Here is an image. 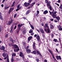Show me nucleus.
<instances>
[{
    "mask_svg": "<svg viewBox=\"0 0 62 62\" xmlns=\"http://www.w3.org/2000/svg\"><path fill=\"white\" fill-rule=\"evenodd\" d=\"M15 48H18V46H17V45H15Z\"/></svg>",
    "mask_w": 62,
    "mask_h": 62,
    "instance_id": "38",
    "label": "nucleus"
},
{
    "mask_svg": "<svg viewBox=\"0 0 62 62\" xmlns=\"http://www.w3.org/2000/svg\"><path fill=\"white\" fill-rule=\"evenodd\" d=\"M20 50V49H19L18 48L17 49H14V52H18Z\"/></svg>",
    "mask_w": 62,
    "mask_h": 62,
    "instance_id": "14",
    "label": "nucleus"
},
{
    "mask_svg": "<svg viewBox=\"0 0 62 62\" xmlns=\"http://www.w3.org/2000/svg\"><path fill=\"white\" fill-rule=\"evenodd\" d=\"M51 36L52 38H53V37H54V34H51Z\"/></svg>",
    "mask_w": 62,
    "mask_h": 62,
    "instance_id": "47",
    "label": "nucleus"
},
{
    "mask_svg": "<svg viewBox=\"0 0 62 62\" xmlns=\"http://www.w3.org/2000/svg\"><path fill=\"white\" fill-rule=\"evenodd\" d=\"M10 21L8 22V24L9 25H10L11 23H12V21H13V20L11 18L10 19Z\"/></svg>",
    "mask_w": 62,
    "mask_h": 62,
    "instance_id": "13",
    "label": "nucleus"
},
{
    "mask_svg": "<svg viewBox=\"0 0 62 62\" xmlns=\"http://www.w3.org/2000/svg\"><path fill=\"white\" fill-rule=\"evenodd\" d=\"M16 16H17V14H16L14 15V18H15V17H16Z\"/></svg>",
    "mask_w": 62,
    "mask_h": 62,
    "instance_id": "43",
    "label": "nucleus"
},
{
    "mask_svg": "<svg viewBox=\"0 0 62 62\" xmlns=\"http://www.w3.org/2000/svg\"><path fill=\"white\" fill-rule=\"evenodd\" d=\"M20 4H19L17 7V9H16V11H18V10H19V9H21V7H20Z\"/></svg>",
    "mask_w": 62,
    "mask_h": 62,
    "instance_id": "8",
    "label": "nucleus"
},
{
    "mask_svg": "<svg viewBox=\"0 0 62 62\" xmlns=\"http://www.w3.org/2000/svg\"><path fill=\"white\" fill-rule=\"evenodd\" d=\"M45 2L46 3H48V1L47 0H45Z\"/></svg>",
    "mask_w": 62,
    "mask_h": 62,
    "instance_id": "44",
    "label": "nucleus"
},
{
    "mask_svg": "<svg viewBox=\"0 0 62 62\" xmlns=\"http://www.w3.org/2000/svg\"><path fill=\"white\" fill-rule=\"evenodd\" d=\"M39 11H37V14L36 15H38L39 14Z\"/></svg>",
    "mask_w": 62,
    "mask_h": 62,
    "instance_id": "40",
    "label": "nucleus"
},
{
    "mask_svg": "<svg viewBox=\"0 0 62 62\" xmlns=\"http://www.w3.org/2000/svg\"><path fill=\"white\" fill-rule=\"evenodd\" d=\"M8 34H6V36H5V37L7 38V37H8Z\"/></svg>",
    "mask_w": 62,
    "mask_h": 62,
    "instance_id": "53",
    "label": "nucleus"
},
{
    "mask_svg": "<svg viewBox=\"0 0 62 62\" xmlns=\"http://www.w3.org/2000/svg\"><path fill=\"white\" fill-rule=\"evenodd\" d=\"M54 40L55 42H57V41H58V40H57V39H54Z\"/></svg>",
    "mask_w": 62,
    "mask_h": 62,
    "instance_id": "35",
    "label": "nucleus"
},
{
    "mask_svg": "<svg viewBox=\"0 0 62 62\" xmlns=\"http://www.w3.org/2000/svg\"><path fill=\"white\" fill-rule=\"evenodd\" d=\"M58 28H59L60 27H61V26L59 25L57 26Z\"/></svg>",
    "mask_w": 62,
    "mask_h": 62,
    "instance_id": "46",
    "label": "nucleus"
},
{
    "mask_svg": "<svg viewBox=\"0 0 62 62\" xmlns=\"http://www.w3.org/2000/svg\"><path fill=\"white\" fill-rule=\"evenodd\" d=\"M44 62H47V60L46 59H45L44 60Z\"/></svg>",
    "mask_w": 62,
    "mask_h": 62,
    "instance_id": "50",
    "label": "nucleus"
},
{
    "mask_svg": "<svg viewBox=\"0 0 62 62\" xmlns=\"http://www.w3.org/2000/svg\"><path fill=\"white\" fill-rule=\"evenodd\" d=\"M50 20H51V21H54V19H50Z\"/></svg>",
    "mask_w": 62,
    "mask_h": 62,
    "instance_id": "62",
    "label": "nucleus"
},
{
    "mask_svg": "<svg viewBox=\"0 0 62 62\" xmlns=\"http://www.w3.org/2000/svg\"><path fill=\"white\" fill-rule=\"evenodd\" d=\"M54 21L55 23H57V20L56 19H55L54 20Z\"/></svg>",
    "mask_w": 62,
    "mask_h": 62,
    "instance_id": "51",
    "label": "nucleus"
},
{
    "mask_svg": "<svg viewBox=\"0 0 62 62\" xmlns=\"http://www.w3.org/2000/svg\"><path fill=\"white\" fill-rule=\"evenodd\" d=\"M49 8L50 9V10H52V9H53L52 8V6H50L49 7Z\"/></svg>",
    "mask_w": 62,
    "mask_h": 62,
    "instance_id": "37",
    "label": "nucleus"
},
{
    "mask_svg": "<svg viewBox=\"0 0 62 62\" xmlns=\"http://www.w3.org/2000/svg\"><path fill=\"white\" fill-rule=\"evenodd\" d=\"M32 38V36H30L28 38V41H30V40Z\"/></svg>",
    "mask_w": 62,
    "mask_h": 62,
    "instance_id": "17",
    "label": "nucleus"
},
{
    "mask_svg": "<svg viewBox=\"0 0 62 62\" xmlns=\"http://www.w3.org/2000/svg\"><path fill=\"white\" fill-rule=\"evenodd\" d=\"M55 50L56 51H57V53H58V50H57V48H56L55 49Z\"/></svg>",
    "mask_w": 62,
    "mask_h": 62,
    "instance_id": "55",
    "label": "nucleus"
},
{
    "mask_svg": "<svg viewBox=\"0 0 62 62\" xmlns=\"http://www.w3.org/2000/svg\"><path fill=\"white\" fill-rule=\"evenodd\" d=\"M48 50L49 52L51 53V55H53V53H52V51H51L50 49H49Z\"/></svg>",
    "mask_w": 62,
    "mask_h": 62,
    "instance_id": "28",
    "label": "nucleus"
},
{
    "mask_svg": "<svg viewBox=\"0 0 62 62\" xmlns=\"http://www.w3.org/2000/svg\"><path fill=\"white\" fill-rule=\"evenodd\" d=\"M46 17H44V20H46Z\"/></svg>",
    "mask_w": 62,
    "mask_h": 62,
    "instance_id": "64",
    "label": "nucleus"
},
{
    "mask_svg": "<svg viewBox=\"0 0 62 62\" xmlns=\"http://www.w3.org/2000/svg\"><path fill=\"white\" fill-rule=\"evenodd\" d=\"M32 2V0H29V3H30Z\"/></svg>",
    "mask_w": 62,
    "mask_h": 62,
    "instance_id": "49",
    "label": "nucleus"
},
{
    "mask_svg": "<svg viewBox=\"0 0 62 62\" xmlns=\"http://www.w3.org/2000/svg\"><path fill=\"white\" fill-rule=\"evenodd\" d=\"M2 16V13L0 12V16Z\"/></svg>",
    "mask_w": 62,
    "mask_h": 62,
    "instance_id": "59",
    "label": "nucleus"
},
{
    "mask_svg": "<svg viewBox=\"0 0 62 62\" xmlns=\"http://www.w3.org/2000/svg\"><path fill=\"white\" fill-rule=\"evenodd\" d=\"M49 11V13H50V14L51 15L52 14V12H51L50 11Z\"/></svg>",
    "mask_w": 62,
    "mask_h": 62,
    "instance_id": "60",
    "label": "nucleus"
},
{
    "mask_svg": "<svg viewBox=\"0 0 62 62\" xmlns=\"http://www.w3.org/2000/svg\"><path fill=\"white\" fill-rule=\"evenodd\" d=\"M32 54H36V51H34L32 52Z\"/></svg>",
    "mask_w": 62,
    "mask_h": 62,
    "instance_id": "34",
    "label": "nucleus"
},
{
    "mask_svg": "<svg viewBox=\"0 0 62 62\" xmlns=\"http://www.w3.org/2000/svg\"><path fill=\"white\" fill-rule=\"evenodd\" d=\"M44 30L46 31V32H47L48 33H50L51 32V30L49 29H47V30L46 29H45Z\"/></svg>",
    "mask_w": 62,
    "mask_h": 62,
    "instance_id": "4",
    "label": "nucleus"
},
{
    "mask_svg": "<svg viewBox=\"0 0 62 62\" xmlns=\"http://www.w3.org/2000/svg\"><path fill=\"white\" fill-rule=\"evenodd\" d=\"M26 52L28 54H29V53H30L31 50L30 49H27L26 50Z\"/></svg>",
    "mask_w": 62,
    "mask_h": 62,
    "instance_id": "15",
    "label": "nucleus"
},
{
    "mask_svg": "<svg viewBox=\"0 0 62 62\" xmlns=\"http://www.w3.org/2000/svg\"><path fill=\"white\" fill-rule=\"evenodd\" d=\"M13 28H12L11 30H10V32H11V33H12V32H13Z\"/></svg>",
    "mask_w": 62,
    "mask_h": 62,
    "instance_id": "33",
    "label": "nucleus"
},
{
    "mask_svg": "<svg viewBox=\"0 0 62 62\" xmlns=\"http://www.w3.org/2000/svg\"><path fill=\"white\" fill-rule=\"evenodd\" d=\"M59 30H60V31L62 30V28H61V27L60 28H59Z\"/></svg>",
    "mask_w": 62,
    "mask_h": 62,
    "instance_id": "42",
    "label": "nucleus"
},
{
    "mask_svg": "<svg viewBox=\"0 0 62 62\" xmlns=\"http://www.w3.org/2000/svg\"><path fill=\"white\" fill-rule=\"evenodd\" d=\"M43 38H45V34H43Z\"/></svg>",
    "mask_w": 62,
    "mask_h": 62,
    "instance_id": "54",
    "label": "nucleus"
},
{
    "mask_svg": "<svg viewBox=\"0 0 62 62\" xmlns=\"http://www.w3.org/2000/svg\"><path fill=\"white\" fill-rule=\"evenodd\" d=\"M35 2H33V3H32V4H31V6H33V5H35Z\"/></svg>",
    "mask_w": 62,
    "mask_h": 62,
    "instance_id": "31",
    "label": "nucleus"
},
{
    "mask_svg": "<svg viewBox=\"0 0 62 62\" xmlns=\"http://www.w3.org/2000/svg\"><path fill=\"white\" fill-rule=\"evenodd\" d=\"M59 8H61V9H62V4L61 5Z\"/></svg>",
    "mask_w": 62,
    "mask_h": 62,
    "instance_id": "45",
    "label": "nucleus"
},
{
    "mask_svg": "<svg viewBox=\"0 0 62 62\" xmlns=\"http://www.w3.org/2000/svg\"><path fill=\"white\" fill-rule=\"evenodd\" d=\"M2 56L5 57L6 56V54L5 53H3L2 54Z\"/></svg>",
    "mask_w": 62,
    "mask_h": 62,
    "instance_id": "21",
    "label": "nucleus"
},
{
    "mask_svg": "<svg viewBox=\"0 0 62 62\" xmlns=\"http://www.w3.org/2000/svg\"><path fill=\"white\" fill-rule=\"evenodd\" d=\"M23 34H25V33H26V30H25L23 31Z\"/></svg>",
    "mask_w": 62,
    "mask_h": 62,
    "instance_id": "36",
    "label": "nucleus"
},
{
    "mask_svg": "<svg viewBox=\"0 0 62 62\" xmlns=\"http://www.w3.org/2000/svg\"><path fill=\"white\" fill-rule=\"evenodd\" d=\"M34 37L35 38L36 37V39H37V41H39V39H40V37H39V36L37 35V34H35L34 35Z\"/></svg>",
    "mask_w": 62,
    "mask_h": 62,
    "instance_id": "3",
    "label": "nucleus"
},
{
    "mask_svg": "<svg viewBox=\"0 0 62 62\" xmlns=\"http://www.w3.org/2000/svg\"><path fill=\"white\" fill-rule=\"evenodd\" d=\"M16 56V54L14 53H13L12 54V57L11 60L12 62H13V61H14V59H13V56Z\"/></svg>",
    "mask_w": 62,
    "mask_h": 62,
    "instance_id": "2",
    "label": "nucleus"
},
{
    "mask_svg": "<svg viewBox=\"0 0 62 62\" xmlns=\"http://www.w3.org/2000/svg\"><path fill=\"white\" fill-rule=\"evenodd\" d=\"M50 28L51 29H53V25H51V24L50 25Z\"/></svg>",
    "mask_w": 62,
    "mask_h": 62,
    "instance_id": "24",
    "label": "nucleus"
},
{
    "mask_svg": "<svg viewBox=\"0 0 62 62\" xmlns=\"http://www.w3.org/2000/svg\"><path fill=\"white\" fill-rule=\"evenodd\" d=\"M29 11H27V12L26 13V15H27V14H29Z\"/></svg>",
    "mask_w": 62,
    "mask_h": 62,
    "instance_id": "39",
    "label": "nucleus"
},
{
    "mask_svg": "<svg viewBox=\"0 0 62 62\" xmlns=\"http://www.w3.org/2000/svg\"><path fill=\"white\" fill-rule=\"evenodd\" d=\"M17 27V26L16 25L15 26V27L14 29H16V27Z\"/></svg>",
    "mask_w": 62,
    "mask_h": 62,
    "instance_id": "52",
    "label": "nucleus"
},
{
    "mask_svg": "<svg viewBox=\"0 0 62 62\" xmlns=\"http://www.w3.org/2000/svg\"><path fill=\"white\" fill-rule=\"evenodd\" d=\"M39 30L41 33H42V34H44V31H43L42 29L40 28Z\"/></svg>",
    "mask_w": 62,
    "mask_h": 62,
    "instance_id": "11",
    "label": "nucleus"
},
{
    "mask_svg": "<svg viewBox=\"0 0 62 62\" xmlns=\"http://www.w3.org/2000/svg\"><path fill=\"white\" fill-rule=\"evenodd\" d=\"M5 49V46H1H1L0 45V50H4Z\"/></svg>",
    "mask_w": 62,
    "mask_h": 62,
    "instance_id": "9",
    "label": "nucleus"
},
{
    "mask_svg": "<svg viewBox=\"0 0 62 62\" xmlns=\"http://www.w3.org/2000/svg\"><path fill=\"white\" fill-rule=\"evenodd\" d=\"M9 39L10 40V41H12L13 42H13V39L11 38V37H10Z\"/></svg>",
    "mask_w": 62,
    "mask_h": 62,
    "instance_id": "25",
    "label": "nucleus"
},
{
    "mask_svg": "<svg viewBox=\"0 0 62 62\" xmlns=\"http://www.w3.org/2000/svg\"><path fill=\"white\" fill-rule=\"evenodd\" d=\"M36 60L37 62H39V59H37Z\"/></svg>",
    "mask_w": 62,
    "mask_h": 62,
    "instance_id": "41",
    "label": "nucleus"
},
{
    "mask_svg": "<svg viewBox=\"0 0 62 62\" xmlns=\"http://www.w3.org/2000/svg\"><path fill=\"white\" fill-rule=\"evenodd\" d=\"M37 54H39V55H40V56H41V54L40 53V52H39V51H37Z\"/></svg>",
    "mask_w": 62,
    "mask_h": 62,
    "instance_id": "23",
    "label": "nucleus"
},
{
    "mask_svg": "<svg viewBox=\"0 0 62 62\" xmlns=\"http://www.w3.org/2000/svg\"><path fill=\"white\" fill-rule=\"evenodd\" d=\"M7 59V62H9V59H8V56H7L6 58H4V60H6V59Z\"/></svg>",
    "mask_w": 62,
    "mask_h": 62,
    "instance_id": "10",
    "label": "nucleus"
},
{
    "mask_svg": "<svg viewBox=\"0 0 62 62\" xmlns=\"http://www.w3.org/2000/svg\"><path fill=\"white\" fill-rule=\"evenodd\" d=\"M47 5L48 8H49V7H50L51 6L50 4V3H48L47 4Z\"/></svg>",
    "mask_w": 62,
    "mask_h": 62,
    "instance_id": "20",
    "label": "nucleus"
},
{
    "mask_svg": "<svg viewBox=\"0 0 62 62\" xmlns=\"http://www.w3.org/2000/svg\"><path fill=\"white\" fill-rule=\"evenodd\" d=\"M32 32H33V30L32 29H31L29 31V33H32Z\"/></svg>",
    "mask_w": 62,
    "mask_h": 62,
    "instance_id": "29",
    "label": "nucleus"
},
{
    "mask_svg": "<svg viewBox=\"0 0 62 62\" xmlns=\"http://www.w3.org/2000/svg\"><path fill=\"white\" fill-rule=\"evenodd\" d=\"M52 16L53 18H55L56 17V18L57 19L58 21H59V20H60V18L59 17H56V13H57V12L54 11V12H52Z\"/></svg>",
    "mask_w": 62,
    "mask_h": 62,
    "instance_id": "1",
    "label": "nucleus"
},
{
    "mask_svg": "<svg viewBox=\"0 0 62 62\" xmlns=\"http://www.w3.org/2000/svg\"><path fill=\"white\" fill-rule=\"evenodd\" d=\"M24 5L26 7H28L30 5V4L29 3H27V2H25L24 3Z\"/></svg>",
    "mask_w": 62,
    "mask_h": 62,
    "instance_id": "5",
    "label": "nucleus"
},
{
    "mask_svg": "<svg viewBox=\"0 0 62 62\" xmlns=\"http://www.w3.org/2000/svg\"><path fill=\"white\" fill-rule=\"evenodd\" d=\"M0 19L1 20H3V16H0Z\"/></svg>",
    "mask_w": 62,
    "mask_h": 62,
    "instance_id": "22",
    "label": "nucleus"
},
{
    "mask_svg": "<svg viewBox=\"0 0 62 62\" xmlns=\"http://www.w3.org/2000/svg\"><path fill=\"white\" fill-rule=\"evenodd\" d=\"M7 9V7H6L5 8V9Z\"/></svg>",
    "mask_w": 62,
    "mask_h": 62,
    "instance_id": "63",
    "label": "nucleus"
},
{
    "mask_svg": "<svg viewBox=\"0 0 62 62\" xmlns=\"http://www.w3.org/2000/svg\"><path fill=\"white\" fill-rule=\"evenodd\" d=\"M52 55V57L54 59V61H55L56 60V59H55V58H54V55H53V54Z\"/></svg>",
    "mask_w": 62,
    "mask_h": 62,
    "instance_id": "27",
    "label": "nucleus"
},
{
    "mask_svg": "<svg viewBox=\"0 0 62 62\" xmlns=\"http://www.w3.org/2000/svg\"><path fill=\"white\" fill-rule=\"evenodd\" d=\"M15 2H13V4H12V6H11L12 7H13V6H14V5H15Z\"/></svg>",
    "mask_w": 62,
    "mask_h": 62,
    "instance_id": "32",
    "label": "nucleus"
},
{
    "mask_svg": "<svg viewBox=\"0 0 62 62\" xmlns=\"http://www.w3.org/2000/svg\"><path fill=\"white\" fill-rule=\"evenodd\" d=\"M58 3H60V2H61V1H60V0H59L58 1Z\"/></svg>",
    "mask_w": 62,
    "mask_h": 62,
    "instance_id": "56",
    "label": "nucleus"
},
{
    "mask_svg": "<svg viewBox=\"0 0 62 62\" xmlns=\"http://www.w3.org/2000/svg\"><path fill=\"white\" fill-rule=\"evenodd\" d=\"M1 6L2 7H4V5L3 4H2L1 5Z\"/></svg>",
    "mask_w": 62,
    "mask_h": 62,
    "instance_id": "61",
    "label": "nucleus"
},
{
    "mask_svg": "<svg viewBox=\"0 0 62 62\" xmlns=\"http://www.w3.org/2000/svg\"><path fill=\"white\" fill-rule=\"evenodd\" d=\"M34 33H32L31 34V36H33V35H34Z\"/></svg>",
    "mask_w": 62,
    "mask_h": 62,
    "instance_id": "57",
    "label": "nucleus"
},
{
    "mask_svg": "<svg viewBox=\"0 0 62 62\" xmlns=\"http://www.w3.org/2000/svg\"><path fill=\"white\" fill-rule=\"evenodd\" d=\"M44 27L45 28H46V27L48 28H49V26H48V24H46L45 25Z\"/></svg>",
    "mask_w": 62,
    "mask_h": 62,
    "instance_id": "18",
    "label": "nucleus"
},
{
    "mask_svg": "<svg viewBox=\"0 0 62 62\" xmlns=\"http://www.w3.org/2000/svg\"><path fill=\"white\" fill-rule=\"evenodd\" d=\"M37 31H38V32H39H39H40V31H39V30L37 29L36 30Z\"/></svg>",
    "mask_w": 62,
    "mask_h": 62,
    "instance_id": "48",
    "label": "nucleus"
},
{
    "mask_svg": "<svg viewBox=\"0 0 62 62\" xmlns=\"http://www.w3.org/2000/svg\"><path fill=\"white\" fill-rule=\"evenodd\" d=\"M12 8H11L9 10V14L11 12V11H12Z\"/></svg>",
    "mask_w": 62,
    "mask_h": 62,
    "instance_id": "26",
    "label": "nucleus"
},
{
    "mask_svg": "<svg viewBox=\"0 0 62 62\" xmlns=\"http://www.w3.org/2000/svg\"><path fill=\"white\" fill-rule=\"evenodd\" d=\"M20 56H21V57H22L23 58V59L24 58V55L22 53H21L20 54Z\"/></svg>",
    "mask_w": 62,
    "mask_h": 62,
    "instance_id": "12",
    "label": "nucleus"
},
{
    "mask_svg": "<svg viewBox=\"0 0 62 62\" xmlns=\"http://www.w3.org/2000/svg\"><path fill=\"white\" fill-rule=\"evenodd\" d=\"M33 49H36V46L35 45V43H33Z\"/></svg>",
    "mask_w": 62,
    "mask_h": 62,
    "instance_id": "16",
    "label": "nucleus"
},
{
    "mask_svg": "<svg viewBox=\"0 0 62 62\" xmlns=\"http://www.w3.org/2000/svg\"><path fill=\"white\" fill-rule=\"evenodd\" d=\"M31 27L32 29H34V26H33L32 25H31Z\"/></svg>",
    "mask_w": 62,
    "mask_h": 62,
    "instance_id": "30",
    "label": "nucleus"
},
{
    "mask_svg": "<svg viewBox=\"0 0 62 62\" xmlns=\"http://www.w3.org/2000/svg\"><path fill=\"white\" fill-rule=\"evenodd\" d=\"M48 13V12L47 10H45L44 12L43 13L44 14H46Z\"/></svg>",
    "mask_w": 62,
    "mask_h": 62,
    "instance_id": "19",
    "label": "nucleus"
},
{
    "mask_svg": "<svg viewBox=\"0 0 62 62\" xmlns=\"http://www.w3.org/2000/svg\"><path fill=\"white\" fill-rule=\"evenodd\" d=\"M17 26H18V29L19 30H20L21 29V27L23 26V24H22L21 25L19 24L17 25Z\"/></svg>",
    "mask_w": 62,
    "mask_h": 62,
    "instance_id": "6",
    "label": "nucleus"
},
{
    "mask_svg": "<svg viewBox=\"0 0 62 62\" xmlns=\"http://www.w3.org/2000/svg\"><path fill=\"white\" fill-rule=\"evenodd\" d=\"M17 33H19V29H18V30L17 31Z\"/></svg>",
    "mask_w": 62,
    "mask_h": 62,
    "instance_id": "58",
    "label": "nucleus"
},
{
    "mask_svg": "<svg viewBox=\"0 0 62 62\" xmlns=\"http://www.w3.org/2000/svg\"><path fill=\"white\" fill-rule=\"evenodd\" d=\"M56 57L57 60H61V56H56Z\"/></svg>",
    "mask_w": 62,
    "mask_h": 62,
    "instance_id": "7",
    "label": "nucleus"
}]
</instances>
